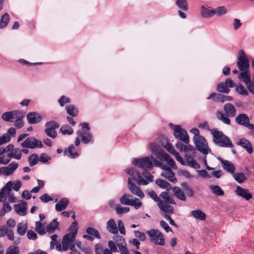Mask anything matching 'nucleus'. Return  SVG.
<instances>
[{
  "mask_svg": "<svg viewBox=\"0 0 254 254\" xmlns=\"http://www.w3.org/2000/svg\"><path fill=\"white\" fill-rule=\"evenodd\" d=\"M78 227L74 220L68 228V233L64 235L62 241V246H57V248L60 251H66L70 250L72 246H75L73 243L75 241L77 233Z\"/></svg>",
  "mask_w": 254,
  "mask_h": 254,
  "instance_id": "1",
  "label": "nucleus"
},
{
  "mask_svg": "<svg viewBox=\"0 0 254 254\" xmlns=\"http://www.w3.org/2000/svg\"><path fill=\"white\" fill-rule=\"evenodd\" d=\"M149 148L151 152L156 155L158 159L165 161L172 169L174 170L177 169V166L174 160L164 151L160 150L159 145L155 143L152 142L149 144Z\"/></svg>",
  "mask_w": 254,
  "mask_h": 254,
  "instance_id": "2",
  "label": "nucleus"
},
{
  "mask_svg": "<svg viewBox=\"0 0 254 254\" xmlns=\"http://www.w3.org/2000/svg\"><path fill=\"white\" fill-rule=\"evenodd\" d=\"M125 171L127 174L133 176V180L137 183L138 185L145 186L148 185L149 182H153V176L150 173L147 172L146 171H144V172L142 173V175L146 180H144L143 177L140 176V174L135 168H130L127 169Z\"/></svg>",
  "mask_w": 254,
  "mask_h": 254,
  "instance_id": "3",
  "label": "nucleus"
},
{
  "mask_svg": "<svg viewBox=\"0 0 254 254\" xmlns=\"http://www.w3.org/2000/svg\"><path fill=\"white\" fill-rule=\"evenodd\" d=\"M213 137V141L217 145L223 147H232L233 145L230 139L222 131L216 129L211 130Z\"/></svg>",
  "mask_w": 254,
  "mask_h": 254,
  "instance_id": "4",
  "label": "nucleus"
},
{
  "mask_svg": "<svg viewBox=\"0 0 254 254\" xmlns=\"http://www.w3.org/2000/svg\"><path fill=\"white\" fill-rule=\"evenodd\" d=\"M154 160L156 159L151 155L139 159L133 158L132 160V163L138 168H142L144 171H147L153 167V162L154 163Z\"/></svg>",
  "mask_w": 254,
  "mask_h": 254,
  "instance_id": "5",
  "label": "nucleus"
},
{
  "mask_svg": "<svg viewBox=\"0 0 254 254\" xmlns=\"http://www.w3.org/2000/svg\"><path fill=\"white\" fill-rule=\"evenodd\" d=\"M150 237L151 242L156 245L163 246L165 244V239L163 234L158 229H151L146 232Z\"/></svg>",
  "mask_w": 254,
  "mask_h": 254,
  "instance_id": "6",
  "label": "nucleus"
},
{
  "mask_svg": "<svg viewBox=\"0 0 254 254\" xmlns=\"http://www.w3.org/2000/svg\"><path fill=\"white\" fill-rule=\"evenodd\" d=\"M193 141L197 150L203 154H207L210 151L207 141L203 136H194Z\"/></svg>",
  "mask_w": 254,
  "mask_h": 254,
  "instance_id": "7",
  "label": "nucleus"
},
{
  "mask_svg": "<svg viewBox=\"0 0 254 254\" xmlns=\"http://www.w3.org/2000/svg\"><path fill=\"white\" fill-rule=\"evenodd\" d=\"M77 136L75 141V145L77 146L80 144V141L84 144H87L90 142H93L92 135L89 131L82 130L77 132Z\"/></svg>",
  "mask_w": 254,
  "mask_h": 254,
  "instance_id": "8",
  "label": "nucleus"
},
{
  "mask_svg": "<svg viewBox=\"0 0 254 254\" xmlns=\"http://www.w3.org/2000/svg\"><path fill=\"white\" fill-rule=\"evenodd\" d=\"M237 66L241 71L249 69V62L244 50L241 49L239 52Z\"/></svg>",
  "mask_w": 254,
  "mask_h": 254,
  "instance_id": "9",
  "label": "nucleus"
},
{
  "mask_svg": "<svg viewBox=\"0 0 254 254\" xmlns=\"http://www.w3.org/2000/svg\"><path fill=\"white\" fill-rule=\"evenodd\" d=\"M170 125L173 126L174 135L175 137L184 143L188 144L189 142V138L187 131L182 128L180 126H174L172 124Z\"/></svg>",
  "mask_w": 254,
  "mask_h": 254,
  "instance_id": "10",
  "label": "nucleus"
},
{
  "mask_svg": "<svg viewBox=\"0 0 254 254\" xmlns=\"http://www.w3.org/2000/svg\"><path fill=\"white\" fill-rule=\"evenodd\" d=\"M235 122L238 125L247 127L250 130L254 129V125L250 124L249 117L245 114H239L235 118Z\"/></svg>",
  "mask_w": 254,
  "mask_h": 254,
  "instance_id": "11",
  "label": "nucleus"
},
{
  "mask_svg": "<svg viewBox=\"0 0 254 254\" xmlns=\"http://www.w3.org/2000/svg\"><path fill=\"white\" fill-rule=\"evenodd\" d=\"M133 181H134L133 176H131L128 178L127 180L128 189L132 194L142 199L144 197V193L138 186L133 183Z\"/></svg>",
  "mask_w": 254,
  "mask_h": 254,
  "instance_id": "12",
  "label": "nucleus"
},
{
  "mask_svg": "<svg viewBox=\"0 0 254 254\" xmlns=\"http://www.w3.org/2000/svg\"><path fill=\"white\" fill-rule=\"evenodd\" d=\"M21 145L23 147L29 148H42L43 147L42 142L33 137L27 138L21 143Z\"/></svg>",
  "mask_w": 254,
  "mask_h": 254,
  "instance_id": "13",
  "label": "nucleus"
},
{
  "mask_svg": "<svg viewBox=\"0 0 254 254\" xmlns=\"http://www.w3.org/2000/svg\"><path fill=\"white\" fill-rule=\"evenodd\" d=\"M18 167V164L15 162H12L9 164L7 166L1 167L0 175H3L4 176H9L13 173L15 170L17 169Z\"/></svg>",
  "mask_w": 254,
  "mask_h": 254,
  "instance_id": "14",
  "label": "nucleus"
},
{
  "mask_svg": "<svg viewBox=\"0 0 254 254\" xmlns=\"http://www.w3.org/2000/svg\"><path fill=\"white\" fill-rule=\"evenodd\" d=\"M15 211L20 216H25L27 214V203L26 202L20 200L18 204L13 205Z\"/></svg>",
  "mask_w": 254,
  "mask_h": 254,
  "instance_id": "15",
  "label": "nucleus"
},
{
  "mask_svg": "<svg viewBox=\"0 0 254 254\" xmlns=\"http://www.w3.org/2000/svg\"><path fill=\"white\" fill-rule=\"evenodd\" d=\"M113 240L115 241L119 251H128L125 239L122 236L117 235L114 237Z\"/></svg>",
  "mask_w": 254,
  "mask_h": 254,
  "instance_id": "16",
  "label": "nucleus"
},
{
  "mask_svg": "<svg viewBox=\"0 0 254 254\" xmlns=\"http://www.w3.org/2000/svg\"><path fill=\"white\" fill-rule=\"evenodd\" d=\"M28 122L30 124H36L42 120L41 116L38 113L32 112L29 113L27 116Z\"/></svg>",
  "mask_w": 254,
  "mask_h": 254,
  "instance_id": "17",
  "label": "nucleus"
},
{
  "mask_svg": "<svg viewBox=\"0 0 254 254\" xmlns=\"http://www.w3.org/2000/svg\"><path fill=\"white\" fill-rule=\"evenodd\" d=\"M194 153L195 152L193 153L191 152V154H190V153L189 154H187L185 157L187 165L196 169L200 168V165L196 160L193 158L194 156Z\"/></svg>",
  "mask_w": 254,
  "mask_h": 254,
  "instance_id": "18",
  "label": "nucleus"
},
{
  "mask_svg": "<svg viewBox=\"0 0 254 254\" xmlns=\"http://www.w3.org/2000/svg\"><path fill=\"white\" fill-rule=\"evenodd\" d=\"M237 144L245 148L249 154L253 152V148L250 142L245 138H241L237 142Z\"/></svg>",
  "mask_w": 254,
  "mask_h": 254,
  "instance_id": "19",
  "label": "nucleus"
},
{
  "mask_svg": "<svg viewBox=\"0 0 254 254\" xmlns=\"http://www.w3.org/2000/svg\"><path fill=\"white\" fill-rule=\"evenodd\" d=\"M235 192L237 195L243 197L247 200H249L252 198V195L249 193V190L242 188L240 186L236 187Z\"/></svg>",
  "mask_w": 254,
  "mask_h": 254,
  "instance_id": "20",
  "label": "nucleus"
},
{
  "mask_svg": "<svg viewBox=\"0 0 254 254\" xmlns=\"http://www.w3.org/2000/svg\"><path fill=\"white\" fill-rule=\"evenodd\" d=\"M170 203H167L161 200L157 203L158 206L160 209L165 213L173 214L174 210L173 207L170 205Z\"/></svg>",
  "mask_w": 254,
  "mask_h": 254,
  "instance_id": "21",
  "label": "nucleus"
},
{
  "mask_svg": "<svg viewBox=\"0 0 254 254\" xmlns=\"http://www.w3.org/2000/svg\"><path fill=\"white\" fill-rule=\"evenodd\" d=\"M106 229L109 232L113 234L116 235L118 233L117 224L114 219H110L107 221Z\"/></svg>",
  "mask_w": 254,
  "mask_h": 254,
  "instance_id": "22",
  "label": "nucleus"
},
{
  "mask_svg": "<svg viewBox=\"0 0 254 254\" xmlns=\"http://www.w3.org/2000/svg\"><path fill=\"white\" fill-rule=\"evenodd\" d=\"M19 115V112L16 111L6 112L1 116L2 120L5 122H12V119H15Z\"/></svg>",
  "mask_w": 254,
  "mask_h": 254,
  "instance_id": "23",
  "label": "nucleus"
},
{
  "mask_svg": "<svg viewBox=\"0 0 254 254\" xmlns=\"http://www.w3.org/2000/svg\"><path fill=\"white\" fill-rule=\"evenodd\" d=\"M223 169L227 172L234 174L235 170V166L233 163L229 161L220 160Z\"/></svg>",
  "mask_w": 254,
  "mask_h": 254,
  "instance_id": "24",
  "label": "nucleus"
},
{
  "mask_svg": "<svg viewBox=\"0 0 254 254\" xmlns=\"http://www.w3.org/2000/svg\"><path fill=\"white\" fill-rule=\"evenodd\" d=\"M224 110L228 117H233L236 115V110L232 104H226L224 106Z\"/></svg>",
  "mask_w": 254,
  "mask_h": 254,
  "instance_id": "25",
  "label": "nucleus"
},
{
  "mask_svg": "<svg viewBox=\"0 0 254 254\" xmlns=\"http://www.w3.org/2000/svg\"><path fill=\"white\" fill-rule=\"evenodd\" d=\"M190 215L195 219L200 221H204L206 218L205 213L200 209L192 210L190 212Z\"/></svg>",
  "mask_w": 254,
  "mask_h": 254,
  "instance_id": "26",
  "label": "nucleus"
},
{
  "mask_svg": "<svg viewBox=\"0 0 254 254\" xmlns=\"http://www.w3.org/2000/svg\"><path fill=\"white\" fill-rule=\"evenodd\" d=\"M209 189L212 194L217 196H222L224 195V190L218 185H211Z\"/></svg>",
  "mask_w": 254,
  "mask_h": 254,
  "instance_id": "27",
  "label": "nucleus"
},
{
  "mask_svg": "<svg viewBox=\"0 0 254 254\" xmlns=\"http://www.w3.org/2000/svg\"><path fill=\"white\" fill-rule=\"evenodd\" d=\"M239 78L243 81L246 85H248L251 82V74L249 69L243 70L239 74Z\"/></svg>",
  "mask_w": 254,
  "mask_h": 254,
  "instance_id": "28",
  "label": "nucleus"
},
{
  "mask_svg": "<svg viewBox=\"0 0 254 254\" xmlns=\"http://www.w3.org/2000/svg\"><path fill=\"white\" fill-rule=\"evenodd\" d=\"M176 147L179 149L180 151H184L185 152L186 155L187 154H189L190 152V154L193 153L195 152V149L193 148V147L192 146H186L184 144H183L181 142H178L176 144Z\"/></svg>",
  "mask_w": 254,
  "mask_h": 254,
  "instance_id": "29",
  "label": "nucleus"
},
{
  "mask_svg": "<svg viewBox=\"0 0 254 254\" xmlns=\"http://www.w3.org/2000/svg\"><path fill=\"white\" fill-rule=\"evenodd\" d=\"M68 203L69 201L67 198H63L56 204L55 209L58 212L62 211L66 208Z\"/></svg>",
  "mask_w": 254,
  "mask_h": 254,
  "instance_id": "30",
  "label": "nucleus"
},
{
  "mask_svg": "<svg viewBox=\"0 0 254 254\" xmlns=\"http://www.w3.org/2000/svg\"><path fill=\"white\" fill-rule=\"evenodd\" d=\"M6 236L7 239L13 242L15 245H18L20 243L21 238L20 237H15L14 233L12 229H8Z\"/></svg>",
  "mask_w": 254,
  "mask_h": 254,
  "instance_id": "31",
  "label": "nucleus"
},
{
  "mask_svg": "<svg viewBox=\"0 0 254 254\" xmlns=\"http://www.w3.org/2000/svg\"><path fill=\"white\" fill-rule=\"evenodd\" d=\"M161 176L167 179L173 183H175L177 181L175 177V173L172 171V169L166 172H162L161 174Z\"/></svg>",
  "mask_w": 254,
  "mask_h": 254,
  "instance_id": "32",
  "label": "nucleus"
},
{
  "mask_svg": "<svg viewBox=\"0 0 254 254\" xmlns=\"http://www.w3.org/2000/svg\"><path fill=\"white\" fill-rule=\"evenodd\" d=\"M8 155L10 158H14L19 160L21 158V151L19 148H14V147L11 149L8 153Z\"/></svg>",
  "mask_w": 254,
  "mask_h": 254,
  "instance_id": "33",
  "label": "nucleus"
},
{
  "mask_svg": "<svg viewBox=\"0 0 254 254\" xmlns=\"http://www.w3.org/2000/svg\"><path fill=\"white\" fill-rule=\"evenodd\" d=\"M66 113L71 117H75L77 115L78 111L73 104H69L65 107Z\"/></svg>",
  "mask_w": 254,
  "mask_h": 254,
  "instance_id": "34",
  "label": "nucleus"
},
{
  "mask_svg": "<svg viewBox=\"0 0 254 254\" xmlns=\"http://www.w3.org/2000/svg\"><path fill=\"white\" fill-rule=\"evenodd\" d=\"M173 191L175 196L179 199L184 201L186 200V196L181 188L179 187H174L173 189Z\"/></svg>",
  "mask_w": 254,
  "mask_h": 254,
  "instance_id": "35",
  "label": "nucleus"
},
{
  "mask_svg": "<svg viewBox=\"0 0 254 254\" xmlns=\"http://www.w3.org/2000/svg\"><path fill=\"white\" fill-rule=\"evenodd\" d=\"M201 14L204 18H210L214 15L213 9L209 10L204 5L201 6Z\"/></svg>",
  "mask_w": 254,
  "mask_h": 254,
  "instance_id": "36",
  "label": "nucleus"
},
{
  "mask_svg": "<svg viewBox=\"0 0 254 254\" xmlns=\"http://www.w3.org/2000/svg\"><path fill=\"white\" fill-rule=\"evenodd\" d=\"M27 229V224L25 222H21L18 224L17 232L21 236H24Z\"/></svg>",
  "mask_w": 254,
  "mask_h": 254,
  "instance_id": "37",
  "label": "nucleus"
},
{
  "mask_svg": "<svg viewBox=\"0 0 254 254\" xmlns=\"http://www.w3.org/2000/svg\"><path fill=\"white\" fill-rule=\"evenodd\" d=\"M155 183L157 186L162 189L169 190L171 188L170 184L165 180H163L161 179H158L156 180Z\"/></svg>",
  "mask_w": 254,
  "mask_h": 254,
  "instance_id": "38",
  "label": "nucleus"
},
{
  "mask_svg": "<svg viewBox=\"0 0 254 254\" xmlns=\"http://www.w3.org/2000/svg\"><path fill=\"white\" fill-rule=\"evenodd\" d=\"M232 99V96L218 94L214 99V101L216 102L223 103L227 101H231Z\"/></svg>",
  "mask_w": 254,
  "mask_h": 254,
  "instance_id": "39",
  "label": "nucleus"
},
{
  "mask_svg": "<svg viewBox=\"0 0 254 254\" xmlns=\"http://www.w3.org/2000/svg\"><path fill=\"white\" fill-rule=\"evenodd\" d=\"M160 196L163 199V200H162L163 202H165L167 203H170L171 204H176L174 199L170 196L167 192H162L160 194Z\"/></svg>",
  "mask_w": 254,
  "mask_h": 254,
  "instance_id": "40",
  "label": "nucleus"
},
{
  "mask_svg": "<svg viewBox=\"0 0 254 254\" xmlns=\"http://www.w3.org/2000/svg\"><path fill=\"white\" fill-rule=\"evenodd\" d=\"M10 20L9 15L7 13H5L3 15L0 20V28L3 29L5 28Z\"/></svg>",
  "mask_w": 254,
  "mask_h": 254,
  "instance_id": "41",
  "label": "nucleus"
},
{
  "mask_svg": "<svg viewBox=\"0 0 254 254\" xmlns=\"http://www.w3.org/2000/svg\"><path fill=\"white\" fill-rule=\"evenodd\" d=\"M233 174L234 179L238 183H243L247 180L246 176L243 173H234Z\"/></svg>",
  "mask_w": 254,
  "mask_h": 254,
  "instance_id": "42",
  "label": "nucleus"
},
{
  "mask_svg": "<svg viewBox=\"0 0 254 254\" xmlns=\"http://www.w3.org/2000/svg\"><path fill=\"white\" fill-rule=\"evenodd\" d=\"M213 12L214 15L215 14L217 16H221L227 13V9L224 6H221L213 9Z\"/></svg>",
  "mask_w": 254,
  "mask_h": 254,
  "instance_id": "43",
  "label": "nucleus"
},
{
  "mask_svg": "<svg viewBox=\"0 0 254 254\" xmlns=\"http://www.w3.org/2000/svg\"><path fill=\"white\" fill-rule=\"evenodd\" d=\"M132 198V196L131 195L125 193L120 197V203L122 204L129 205Z\"/></svg>",
  "mask_w": 254,
  "mask_h": 254,
  "instance_id": "44",
  "label": "nucleus"
},
{
  "mask_svg": "<svg viewBox=\"0 0 254 254\" xmlns=\"http://www.w3.org/2000/svg\"><path fill=\"white\" fill-rule=\"evenodd\" d=\"M74 149V146L73 145H70L67 150L64 152L65 155H66L70 157L71 158H74L77 157L78 154L77 152L73 151Z\"/></svg>",
  "mask_w": 254,
  "mask_h": 254,
  "instance_id": "45",
  "label": "nucleus"
},
{
  "mask_svg": "<svg viewBox=\"0 0 254 254\" xmlns=\"http://www.w3.org/2000/svg\"><path fill=\"white\" fill-rule=\"evenodd\" d=\"M217 117L218 120L222 121L223 123L227 125H230V120L226 115L224 114L223 113L218 112L217 113Z\"/></svg>",
  "mask_w": 254,
  "mask_h": 254,
  "instance_id": "46",
  "label": "nucleus"
},
{
  "mask_svg": "<svg viewBox=\"0 0 254 254\" xmlns=\"http://www.w3.org/2000/svg\"><path fill=\"white\" fill-rule=\"evenodd\" d=\"M59 223L57 219H54L51 223H50L47 227V231L49 233H53L56 229L58 227Z\"/></svg>",
  "mask_w": 254,
  "mask_h": 254,
  "instance_id": "47",
  "label": "nucleus"
},
{
  "mask_svg": "<svg viewBox=\"0 0 254 254\" xmlns=\"http://www.w3.org/2000/svg\"><path fill=\"white\" fill-rule=\"evenodd\" d=\"M176 4L178 7L184 11L188 10V4L186 0H177Z\"/></svg>",
  "mask_w": 254,
  "mask_h": 254,
  "instance_id": "48",
  "label": "nucleus"
},
{
  "mask_svg": "<svg viewBox=\"0 0 254 254\" xmlns=\"http://www.w3.org/2000/svg\"><path fill=\"white\" fill-rule=\"evenodd\" d=\"M58 102L62 107H64L66 104H69L71 102V99L69 97L65 95H62L58 99Z\"/></svg>",
  "mask_w": 254,
  "mask_h": 254,
  "instance_id": "49",
  "label": "nucleus"
},
{
  "mask_svg": "<svg viewBox=\"0 0 254 254\" xmlns=\"http://www.w3.org/2000/svg\"><path fill=\"white\" fill-rule=\"evenodd\" d=\"M11 210L12 207L7 202H4L2 208L0 211V216L3 217L6 213L10 212Z\"/></svg>",
  "mask_w": 254,
  "mask_h": 254,
  "instance_id": "50",
  "label": "nucleus"
},
{
  "mask_svg": "<svg viewBox=\"0 0 254 254\" xmlns=\"http://www.w3.org/2000/svg\"><path fill=\"white\" fill-rule=\"evenodd\" d=\"M87 234L95 237L96 238L100 239L99 232L95 229L92 227H88L86 230Z\"/></svg>",
  "mask_w": 254,
  "mask_h": 254,
  "instance_id": "51",
  "label": "nucleus"
},
{
  "mask_svg": "<svg viewBox=\"0 0 254 254\" xmlns=\"http://www.w3.org/2000/svg\"><path fill=\"white\" fill-rule=\"evenodd\" d=\"M129 205L132 206L135 209H138L142 206V203L138 198L134 197L131 198Z\"/></svg>",
  "mask_w": 254,
  "mask_h": 254,
  "instance_id": "52",
  "label": "nucleus"
},
{
  "mask_svg": "<svg viewBox=\"0 0 254 254\" xmlns=\"http://www.w3.org/2000/svg\"><path fill=\"white\" fill-rule=\"evenodd\" d=\"M35 231L40 235H43L46 233L45 229L40 221L36 222Z\"/></svg>",
  "mask_w": 254,
  "mask_h": 254,
  "instance_id": "53",
  "label": "nucleus"
},
{
  "mask_svg": "<svg viewBox=\"0 0 254 254\" xmlns=\"http://www.w3.org/2000/svg\"><path fill=\"white\" fill-rule=\"evenodd\" d=\"M133 234L135 238L137 239L139 241H144L146 239L145 234L138 230H134L133 231Z\"/></svg>",
  "mask_w": 254,
  "mask_h": 254,
  "instance_id": "54",
  "label": "nucleus"
},
{
  "mask_svg": "<svg viewBox=\"0 0 254 254\" xmlns=\"http://www.w3.org/2000/svg\"><path fill=\"white\" fill-rule=\"evenodd\" d=\"M5 254H19V248L15 246H10L7 249Z\"/></svg>",
  "mask_w": 254,
  "mask_h": 254,
  "instance_id": "55",
  "label": "nucleus"
},
{
  "mask_svg": "<svg viewBox=\"0 0 254 254\" xmlns=\"http://www.w3.org/2000/svg\"><path fill=\"white\" fill-rule=\"evenodd\" d=\"M154 165L155 167H158L161 168L162 169H163L164 171V172H166V171L171 170V169L170 168V167L169 166H168V165H165V164H163L162 163H161L160 161H159L157 160H154Z\"/></svg>",
  "mask_w": 254,
  "mask_h": 254,
  "instance_id": "56",
  "label": "nucleus"
},
{
  "mask_svg": "<svg viewBox=\"0 0 254 254\" xmlns=\"http://www.w3.org/2000/svg\"><path fill=\"white\" fill-rule=\"evenodd\" d=\"M217 90L220 92L224 93H228L230 92V89L227 88L223 82H221L217 85Z\"/></svg>",
  "mask_w": 254,
  "mask_h": 254,
  "instance_id": "57",
  "label": "nucleus"
},
{
  "mask_svg": "<svg viewBox=\"0 0 254 254\" xmlns=\"http://www.w3.org/2000/svg\"><path fill=\"white\" fill-rule=\"evenodd\" d=\"M60 131L63 134H71L73 132L72 128L67 125L62 126Z\"/></svg>",
  "mask_w": 254,
  "mask_h": 254,
  "instance_id": "58",
  "label": "nucleus"
},
{
  "mask_svg": "<svg viewBox=\"0 0 254 254\" xmlns=\"http://www.w3.org/2000/svg\"><path fill=\"white\" fill-rule=\"evenodd\" d=\"M129 211V208L127 207H122L119 205L116 207V212L118 214H125Z\"/></svg>",
  "mask_w": 254,
  "mask_h": 254,
  "instance_id": "59",
  "label": "nucleus"
},
{
  "mask_svg": "<svg viewBox=\"0 0 254 254\" xmlns=\"http://www.w3.org/2000/svg\"><path fill=\"white\" fill-rule=\"evenodd\" d=\"M28 161L30 166H32L37 164L38 162L39 159L37 155L33 154L31 155L28 158Z\"/></svg>",
  "mask_w": 254,
  "mask_h": 254,
  "instance_id": "60",
  "label": "nucleus"
},
{
  "mask_svg": "<svg viewBox=\"0 0 254 254\" xmlns=\"http://www.w3.org/2000/svg\"><path fill=\"white\" fill-rule=\"evenodd\" d=\"M146 193L155 202H157V203H158L161 200L157 196L156 193L154 190H146Z\"/></svg>",
  "mask_w": 254,
  "mask_h": 254,
  "instance_id": "61",
  "label": "nucleus"
},
{
  "mask_svg": "<svg viewBox=\"0 0 254 254\" xmlns=\"http://www.w3.org/2000/svg\"><path fill=\"white\" fill-rule=\"evenodd\" d=\"M46 128L55 129L60 127V125L54 121H52L46 123L45 124Z\"/></svg>",
  "mask_w": 254,
  "mask_h": 254,
  "instance_id": "62",
  "label": "nucleus"
},
{
  "mask_svg": "<svg viewBox=\"0 0 254 254\" xmlns=\"http://www.w3.org/2000/svg\"><path fill=\"white\" fill-rule=\"evenodd\" d=\"M236 90L238 93H239L240 94L243 95H248V91L245 88L244 86H243L241 84H239L237 85V86L236 88Z\"/></svg>",
  "mask_w": 254,
  "mask_h": 254,
  "instance_id": "63",
  "label": "nucleus"
},
{
  "mask_svg": "<svg viewBox=\"0 0 254 254\" xmlns=\"http://www.w3.org/2000/svg\"><path fill=\"white\" fill-rule=\"evenodd\" d=\"M45 132L48 136L53 138H55L57 136V133L55 129L46 128Z\"/></svg>",
  "mask_w": 254,
  "mask_h": 254,
  "instance_id": "64",
  "label": "nucleus"
}]
</instances>
